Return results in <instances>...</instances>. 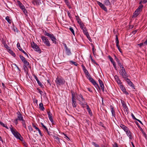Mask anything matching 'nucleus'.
<instances>
[{"mask_svg": "<svg viewBox=\"0 0 147 147\" xmlns=\"http://www.w3.org/2000/svg\"><path fill=\"white\" fill-rule=\"evenodd\" d=\"M108 57L109 58V59L111 62L114 61L112 58L110 56H108Z\"/></svg>", "mask_w": 147, "mask_h": 147, "instance_id": "5fc2aeb1", "label": "nucleus"}, {"mask_svg": "<svg viewBox=\"0 0 147 147\" xmlns=\"http://www.w3.org/2000/svg\"><path fill=\"white\" fill-rule=\"evenodd\" d=\"M79 24L80 25V27L81 28L82 30H83L84 29L86 28H85L84 27V25L82 23H81L80 24Z\"/></svg>", "mask_w": 147, "mask_h": 147, "instance_id": "72a5a7b5", "label": "nucleus"}, {"mask_svg": "<svg viewBox=\"0 0 147 147\" xmlns=\"http://www.w3.org/2000/svg\"><path fill=\"white\" fill-rule=\"evenodd\" d=\"M69 30H70V31L72 33V34L74 35L75 34V33L74 31V29H73V28L71 27H70L69 28Z\"/></svg>", "mask_w": 147, "mask_h": 147, "instance_id": "37998d69", "label": "nucleus"}, {"mask_svg": "<svg viewBox=\"0 0 147 147\" xmlns=\"http://www.w3.org/2000/svg\"><path fill=\"white\" fill-rule=\"evenodd\" d=\"M9 128L15 138L21 141L23 140V138L15 129L13 127H10Z\"/></svg>", "mask_w": 147, "mask_h": 147, "instance_id": "f257e3e1", "label": "nucleus"}, {"mask_svg": "<svg viewBox=\"0 0 147 147\" xmlns=\"http://www.w3.org/2000/svg\"><path fill=\"white\" fill-rule=\"evenodd\" d=\"M131 116H132V118H133V119H134V120H136L137 119L135 117V116L133 114H132Z\"/></svg>", "mask_w": 147, "mask_h": 147, "instance_id": "052dcab7", "label": "nucleus"}, {"mask_svg": "<svg viewBox=\"0 0 147 147\" xmlns=\"http://www.w3.org/2000/svg\"><path fill=\"white\" fill-rule=\"evenodd\" d=\"M45 35L48 36H49L51 38V40L52 41L53 43L55 44L56 43L57 39L54 36L53 34H49L46 32H45Z\"/></svg>", "mask_w": 147, "mask_h": 147, "instance_id": "7ed1b4c3", "label": "nucleus"}, {"mask_svg": "<svg viewBox=\"0 0 147 147\" xmlns=\"http://www.w3.org/2000/svg\"><path fill=\"white\" fill-rule=\"evenodd\" d=\"M76 17L77 22L79 24L82 23L81 21V20L80 18L78 16H76Z\"/></svg>", "mask_w": 147, "mask_h": 147, "instance_id": "c85d7f7f", "label": "nucleus"}, {"mask_svg": "<svg viewBox=\"0 0 147 147\" xmlns=\"http://www.w3.org/2000/svg\"><path fill=\"white\" fill-rule=\"evenodd\" d=\"M104 4L107 6H109L110 5V3L109 0H105L104 1Z\"/></svg>", "mask_w": 147, "mask_h": 147, "instance_id": "bb28decb", "label": "nucleus"}, {"mask_svg": "<svg viewBox=\"0 0 147 147\" xmlns=\"http://www.w3.org/2000/svg\"><path fill=\"white\" fill-rule=\"evenodd\" d=\"M113 147H118V146L117 144L116 143H115L113 145Z\"/></svg>", "mask_w": 147, "mask_h": 147, "instance_id": "0e129e2a", "label": "nucleus"}, {"mask_svg": "<svg viewBox=\"0 0 147 147\" xmlns=\"http://www.w3.org/2000/svg\"><path fill=\"white\" fill-rule=\"evenodd\" d=\"M65 49V52L66 55L67 56H70L72 54L71 50L68 48L66 44H64Z\"/></svg>", "mask_w": 147, "mask_h": 147, "instance_id": "0eeeda50", "label": "nucleus"}, {"mask_svg": "<svg viewBox=\"0 0 147 147\" xmlns=\"http://www.w3.org/2000/svg\"><path fill=\"white\" fill-rule=\"evenodd\" d=\"M21 51H22L23 53H24L27 56H28L27 54L22 49H21Z\"/></svg>", "mask_w": 147, "mask_h": 147, "instance_id": "4d7b16f0", "label": "nucleus"}, {"mask_svg": "<svg viewBox=\"0 0 147 147\" xmlns=\"http://www.w3.org/2000/svg\"><path fill=\"white\" fill-rule=\"evenodd\" d=\"M80 105L83 108H85L86 106L87 107V110L90 109L89 106L87 105V103L86 102H81L80 103Z\"/></svg>", "mask_w": 147, "mask_h": 147, "instance_id": "1a4fd4ad", "label": "nucleus"}, {"mask_svg": "<svg viewBox=\"0 0 147 147\" xmlns=\"http://www.w3.org/2000/svg\"><path fill=\"white\" fill-rule=\"evenodd\" d=\"M20 58L23 62L26 60L25 58L23 56H20Z\"/></svg>", "mask_w": 147, "mask_h": 147, "instance_id": "a19ab883", "label": "nucleus"}, {"mask_svg": "<svg viewBox=\"0 0 147 147\" xmlns=\"http://www.w3.org/2000/svg\"><path fill=\"white\" fill-rule=\"evenodd\" d=\"M42 40L43 42L47 46L49 47L50 46L49 41L47 38L45 36H42L41 37Z\"/></svg>", "mask_w": 147, "mask_h": 147, "instance_id": "39448f33", "label": "nucleus"}, {"mask_svg": "<svg viewBox=\"0 0 147 147\" xmlns=\"http://www.w3.org/2000/svg\"><path fill=\"white\" fill-rule=\"evenodd\" d=\"M23 63H24V65L26 66H28L29 65V63L26 60L24 61Z\"/></svg>", "mask_w": 147, "mask_h": 147, "instance_id": "4c0bfd02", "label": "nucleus"}, {"mask_svg": "<svg viewBox=\"0 0 147 147\" xmlns=\"http://www.w3.org/2000/svg\"><path fill=\"white\" fill-rule=\"evenodd\" d=\"M97 3L100 7L105 11H107V9L104 5L102 3L98 1H97Z\"/></svg>", "mask_w": 147, "mask_h": 147, "instance_id": "9d476101", "label": "nucleus"}, {"mask_svg": "<svg viewBox=\"0 0 147 147\" xmlns=\"http://www.w3.org/2000/svg\"><path fill=\"white\" fill-rule=\"evenodd\" d=\"M34 77L36 80L37 82L38 81H39V80L38 78L37 77V76H34Z\"/></svg>", "mask_w": 147, "mask_h": 147, "instance_id": "338daca9", "label": "nucleus"}, {"mask_svg": "<svg viewBox=\"0 0 147 147\" xmlns=\"http://www.w3.org/2000/svg\"><path fill=\"white\" fill-rule=\"evenodd\" d=\"M116 61L118 63V65H120V64L121 63L120 62V61L119 59L117 58H116Z\"/></svg>", "mask_w": 147, "mask_h": 147, "instance_id": "de8ad7c7", "label": "nucleus"}, {"mask_svg": "<svg viewBox=\"0 0 147 147\" xmlns=\"http://www.w3.org/2000/svg\"><path fill=\"white\" fill-rule=\"evenodd\" d=\"M111 62L113 64L114 68H115V69L116 70H117V67H116V64L115 61H112Z\"/></svg>", "mask_w": 147, "mask_h": 147, "instance_id": "e433bc0d", "label": "nucleus"}, {"mask_svg": "<svg viewBox=\"0 0 147 147\" xmlns=\"http://www.w3.org/2000/svg\"><path fill=\"white\" fill-rule=\"evenodd\" d=\"M88 112L89 114L90 115H92V113L91 112V111L90 109H89L88 110Z\"/></svg>", "mask_w": 147, "mask_h": 147, "instance_id": "6e6d98bb", "label": "nucleus"}, {"mask_svg": "<svg viewBox=\"0 0 147 147\" xmlns=\"http://www.w3.org/2000/svg\"><path fill=\"white\" fill-rule=\"evenodd\" d=\"M55 82L57 85H61L65 83V81L64 79L61 77H57L56 79Z\"/></svg>", "mask_w": 147, "mask_h": 147, "instance_id": "f03ea898", "label": "nucleus"}, {"mask_svg": "<svg viewBox=\"0 0 147 147\" xmlns=\"http://www.w3.org/2000/svg\"><path fill=\"white\" fill-rule=\"evenodd\" d=\"M3 44H4V46L6 49H8L9 47L7 44H6L5 43H4V42H3Z\"/></svg>", "mask_w": 147, "mask_h": 147, "instance_id": "49530a36", "label": "nucleus"}, {"mask_svg": "<svg viewBox=\"0 0 147 147\" xmlns=\"http://www.w3.org/2000/svg\"><path fill=\"white\" fill-rule=\"evenodd\" d=\"M127 82L128 84L131 87L134 88V86L132 83L129 79H127Z\"/></svg>", "mask_w": 147, "mask_h": 147, "instance_id": "4be33fe9", "label": "nucleus"}, {"mask_svg": "<svg viewBox=\"0 0 147 147\" xmlns=\"http://www.w3.org/2000/svg\"><path fill=\"white\" fill-rule=\"evenodd\" d=\"M143 7V5H140L136 10L140 12L142 11Z\"/></svg>", "mask_w": 147, "mask_h": 147, "instance_id": "a878e982", "label": "nucleus"}, {"mask_svg": "<svg viewBox=\"0 0 147 147\" xmlns=\"http://www.w3.org/2000/svg\"><path fill=\"white\" fill-rule=\"evenodd\" d=\"M111 62L113 64L114 68H115V69L116 70H117V67H116V64L115 61H112Z\"/></svg>", "mask_w": 147, "mask_h": 147, "instance_id": "c9c22d12", "label": "nucleus"}, {"mask_svg": "<svg viewBox=\"0 0 147 147\" xmlns=\"http://www.w3.org/2000/svg\"><path fill=\"white\" fill-rule=\"evenodd\" d=\"M69 63L70 64H73L76 66H77L78 65V64L76 62L73 61H69Z\"/></svg>", "mask_w": 147, "mask_h": 147, "instance_id": "473e14b6", "label": "nucleus"}, {"mask_svg": "<svg viewBox=\"0 0 147 147\" xmlns=\"http://www.w3.org/2000/svg\"><path fill=\"white\" fill-rule=\"evenodd\" d=\"M72 93V98L71 100H76V96L75 94H74V93L71 92Z\"/></svg>", "mask_w": 147, "mask_h": 147, "instance_id": "58836bf2", "label": "nucleus"}, {"mask_svg": "<svg viewBox=\"0 0 147 147\" xmlns=\"http://www.w3.org/2000/svg\"><path fill=\"white\" fill-rule=\"evenodd\" d=\"M43 127L44 128V129H45V131H46L47 132V133L48 134H49V135H50V133H49V132L48 131V130L47 129V128L45 126V125H44L43 126Z\"/></svg>", "mask_w": 147, "mask_h": 147, "instance_id": "f704fd0d", "label": "nucleus"}, {"mask_svg": "<svg viewBox=\"0 0 147 147\" xmlns=\"http://www.w3.org/2000/svg\"><path fill=\"white\" fill-rule=\"evenodd\" d=\"M17 114L18 115V117L17 118L18 120L22 121L24 119L23 116L19 112H18Z\"/></svg>", "mask_w": 147, "mask_h": 147, "instance_id": "4468645a", "label": "nucleus"}, {"mask_svg": "<svg viewBox=\"0 0 147 147\" xmlns=\"http://www.w3.org/2000/svg\"><path fill=\"white\" fill-rule=\"evenodd\" d=\"M78 100L79 101V104L81 102H84L85 101V99L84 98L83 96L81 94H80L78 95Z\"/></svg>", "mask_w": 147, "mask_h": 147, "instance_id": "9b49d317", "label": "nucleus"}, {"mask_svg": "<svg viewBox=\"0 0 147 147\" xmlns=\"http://www.w3.org/2000/svg\"><path fill=\"white\" fill-rule=\"evenodd\" d=\"M0 124L3 127H5V125L2 122L0 121Z\"/></svg>", "mask_w": 147, "mask_h": 147, "instance_id": "69168bd1", "label": "nucleus"}, {"mask_svg": "<svg viewBox=\"0 0 147 147\" xmlns=\"http://www.w3.org/2000/svg\"><path fill=\"white\" fill-rule=\"evenodd\" d=\"M45 35L48 36H49L51 38V40L52 41L53 43L55 44L56 43L57 39L54 36L53 34H49L46 32H45Z\"/></svg>", "mask_w": 147, "mask_h": 147, "instance_id": "20e7f679", "label": "nucleus"}, {"mask_svg": "<svg viewBox=\"0 0 147 147\" xmlns=\"http://www.w3.org/2000/svg\"><path fill=\"white\" fill-rule=\"evenodd\" d=\"M37 130L38 131L39 134L40 136H43V135L42 134L40 130L39 129H38V130Z\"/></svg>", "mask_w": 147, "mask_h": 147, "instance_id": "3c124183", "label": "nucleus"}, {"mask_svg": "<svg viewBox=\"0 0 147 147\" xmlns=\"http://www.w3.org/2000/svg\"><path fill=\"white\" fill-rule=\"evenodd\" d=\"M92 84H93V85L94 86L96 84H97V83H96V82H95V81H94V80L92 81Z\"/></svg>", "mask_w": 147, "mask_h": 147, "instance_id": "774afa93", "label": "nucleus"}, {"mask_svg": "<svg viewBox=\"0 0 147 147\" xmlns=\"http://www.w3.org/2000/svg\"><path fill=\"white\" fill-rule=\"evenodd\" d=\"M28 129L30 131H32V128L31 126H30V125L28 126Z\"/></svg>", "mask_w": 147, "mask_h": 147, "instance_id": "864d4df0", "label": "nucleus"}, {"mask_svg": "<svg viewBox=\"0 0 147 147\" xmlns=\"http://www.w3.org/2000/svg\"><path fill=\"white\" fill-rule=\"evenodd\" d=\"M92 144L95 146V147H100L99 146L98 144H96V143L94 142H92Z\"/></svg>", "mask_w": 147, "mask_h": 147, "instance_id": "c03bdc74", "label": "nucleus"}, {"mask_svg": "<svg viewBox=\"0 0 147 147\" xmlns=\"http://www.w3.org/2000/svg\"><path fill=\"white\" fill-rule=\"evenodd\" d=\"M114 78L115 80L116 81L117 83L119 85L121 84H122L120 80L119 77L117 76H114Z\"/></svg>", "mask_w": 147, "mask_h": 147, "instance_id": "6ab92c4d", "label": "nucleus"}, {"mask_svg": "<svg viewBox=\"0 0 147 147\" xmlns=\"http://www.w3.org/2000/svg\"><path fill=\"white\" fill-rule=\"evenodd\" d=\"M83 30V33L88 38L89 40V38L90 39V36L88 34V32L86 28L84 29Z\"/></svg>", "mask_w": 147, "mask_h": 147, "instance_id": "aec40b11", "label": "nucleus"}, {"mask_svg": "<svg viewBox=\"0 0 147 147\" xmlns=\"http://www.w3.org/2000/svg\"><path fill=\"white\" fill-rule=\"evenodd\" d=\"M71 102L73 107H76L77 106V103L76 100H71Z\"/></svg>", "mask_w": 147, "mask_h": 147, "instance_id": "5701e85b", "label": "nucleus"}, {"mask_svg": "<svg viewBox=\"0 0 147 147\" xmlns=\"http://www.w3.org/2000/svg\"><path fill=\"white\" fill-rule=\"evenodd\" d=\"M49 118L50 121L51 122L53 123V119L52 116L49 117Z\"/></svg>", "mask_w": 147, "mask_h": 147, "instance_id": "bf43d9fd", "label": "nucleus"}, {"mask_svg": "<svg viewBox=\"0 0 147 147\" xmlns=\"http://www.w3.org/2000/svg\"><path fill=\"white\" fill-rule=\"evenodd\" d=\"M84 72L85 73V74L86 75H89V73L88 71L86 69H85V70H84Z\"/></svg>", "mask_w": 147, "mask_h": 147, "instance_id": "a18cd8bd", "label": "nucleus"}, {"mask_svg": "<svg viewBox=\"0 0 147 147\" xmlns=\"http://www.w3.org/2000/svg\"><path fill=\"white\" fill-rule=\"evenodd\" d=\"M18 120L17 119H16L14 121V122L15 123V124L16 125L18 124Z\"/></svg>", "mask_w": 147, "mask_h": 147, "instance_id": "13d9d810", "label": "nucleus"}, {"mask_svg": "<svg viewBox=\"0 0 147 147\" xmlns=\"http://www.w3.org/2000/svg\"><path fill=\"white\" fill-rule=\"evenodd\" d=\"M94 86H95V87H96V88L97 89H100V88L99 86V85H98V84L97 83L95 85H94Z\"/></svg>", "mask_w": 147, "mask_h": 147, "instance_id": "8fccbe9b", "label": "nucleus"}, {"mask_svg": "<svg viewBox=\"0 0 147 147\" xmlns=\"http://www.w3.org/2000/svg\"><path fill=\"white\" fill-rule=\"evenodd\" d=\"M120 127L123 129L125 132L128 129V128L125 125L121 124L120 125Z\"/></svg>", "mask_w": 147, "mask_h": 147, "instance_id": "412c9836", "label": "nucleus"}, {"mask_svg": "<svg viewBox=\"0 0 147 147\" xmlns=\"http://www.w3.org/2000/svg\"><path fill=\"white\" fill-rule=\"evenodd\" d=\"M142 133L143 136H144V137L146 138H147V136L146 134L144 132H142Z\"/></svg>", "mask_w": 147, "mask_h": 147, "instance_id": "e2e57ef3", "label": "nucleus"}, {"mask_svg": "<svg viewBox=\"0 0 147 147\" xmlns=\"http://www.w3.org/2000/svg\"><path fill=\"white\" fill-rule=\"evenodd\" d=\"M98 81L101 89L102 90L104 91V86L103 82L100 79H99Z\"/></svg>", "mask_w": 147, "mask_h": 147, "instance_id": "dca6fc26", "label": "nucleus"}, {"mask_svg": "<svg viewBox=\"0 0 147 147\" xmlns=\"http://www.w3.org/2000/svg\"><path fill=\"white\" fill-rule=\"evenodd\" d=\"M32 3L34 5H39L41 3L40 0H33Z\"/></svg>", "mask_w": 147, "mask_h": 147, "instance_id": "2eb2a0df", "label": "nucleus"}, {"mask_svg": "<svg viewBox=\"0 0 147 147\" xmlns=\"http://www.w3.org/2000/svg\"><path fill=\"white\" fill-rule=\"evenodd\" d=\"M17 47L18 48V49L21 51V49H22L20 46V44L18 42L17 43Z\"/></svg>", "mask_w": 147, "mask_h": 147, "instance_id": "ea45409f", "label": "nucleus"}, {"mask_svg": "<svg viewBox=\"0 0 147 147\" xmlns=\"http://www.w3.org/2000/svg\"><path fill=\"white\" fill-rule=\"evenodd\" d=\"M120 74L124 78H126L128 76L125 71H124H124H121L120 73Z\"/></svg>", "mask_w": 147, "mask_h": 147, "instance_id": "a211bd4d", "label": "nucleus"}, {"mask_svg": "<svg viewBox=\"0 0 147 147\" xmlns=\"http://www.w3.org/2000/svg\"><path fill=\"white\" fill-rule=\"evenodd\" d=\"M32 126L33 127H34L36 130H38L39 128L37 127L34 124H32Z\"/></svg>", "mask_w": 147, "mask_h": 147, "instance_id": "680f3d73", "label": "nucleus"}, {"mask_svg": "<svg viewBox=\"0 0 147 147\" xmlns=\"http://www.w3.org/2000/svg\"><path fill=\"white\" fill-rule=\"evenodd\" d=\"M111 111L112 113V115L115 117V113L114 111L113 108H111Z\"/></svg>", "mask_w": 147, "mask_h": 147, "instance_id": "2f4dec72", "label": "nucleus"}, {"mask_svg": "<svg viewBox=\"0 0 147 147\" xmlns=\"http://www.w3.org/2000/svg\"><path fill=\"white\" fill-rule=\"evenodd\" d=\"M116 44H119V41L118 40V38L117 37V35H116Z\"/></svg>", "mask_w": 147, "mask_h": 147, "instance_id": "79ce46f5", "label": "nucleus"}, {"mask_svg": "<svg viewBox=\"0 0 147 147\" xmlns=\"http://www.w3.org/2000/svg\"><path fill=\"white\" fill-rule=\"evenodd\" d=\"M24 70L25 73L27 74L28 73V69L26 66L24 65L23 66Z\"/></svg>", "mask_w": 147, "mask_h": 147, "instance_id": "c756f323", "label": "nucleus"}, {"mask_svg": "<svg viewBox=\"0 0 147 147\" xmlns=\"http://www.w3.org/2000/svg\"><path fill=\"white\" fill-rule=\"evenodd\" d=\"M22 125L23 126V127L26 129L27 130V129L26 126V124L25 121L24 120V119L22 120Z\"/></svg>", "mask_w": 147, "mask_h": 147, "instance_id": "cd10ccee", "label": "nucleus"}, {"mask_svg": "<svg viewBox=\"0 0 147 147\" xmlns=\"http://www.w3.org/2000/svg\"><path fill=\"white\" fill-rule=\"evenodd\" d=\"M120 85V88L123 91V92L126 95H128L129 93L128 92H127L125 88L124 87V86L122 85V84H119Z\"/></svg>", "mask_w": 147, "mask_h": 147, "instance_id": "ddd939ff", "label": "nucleus"}, {"mask_svg": "<svg viewBox=\"0 0 147 147\" xmlns=\"http://www.w3.org/2000/svg\"><path fill=\"white\" fill-rule=\"evenodd\" d=\"M39 107L40 109L42 111L45 110V108L43 107V104L42 103H40L39 104Z\"/></svg>", "mask_w": 147, "mask_h": 147, "instance_id": "393cba45", "label": "nucleus"}, {"mask_svg": "<svg viewBox=\"0 0 147 147\" xmlns=\"http://www.w3.org/2000/svg\"><path fill=\"white\" fill-rule=\"evenodd\" d=\"M17 3L19 7H20V9L23 11L24 13L26 14L27 13V11L25 9L24 6L19 1H17Z\"/></svg>", "mask_w": 147, "mask_h": 147, "instance_id": "423d86ee", "label": "nucleus"}, {"mask_svg": "<svg viewBox=\"0 0 147 147\" xmlns=\"http://www.w3.org/2000/svg\"><path fill=\"white\" fill-rule=\"evenodd\" d=\"M47 113L49 117L52 116V114L50 111H47Z\"/></svg>", "mask_w": 147, "mask_h": 147, "instance_id": "09e8293b", "label": "nucleus"}, {"mask_svg": "<svg viewBox=\"0 0 147 147\" xmlns=\"http://www.w3.org/2000/svg\"><path fill=\"white\" fill-rule=\"evenodd\" d=\"M32 47L35 51L38 53H41V51L40 49L36 44L34 43L33 45L32 46Z\"/></svg>", "mask_w": 147, "mask_h": 147, "instance_id": "6e6552de", "label": "nucleus"}, {"mask_svg": "<svg viewBox=\"0 0 147 147\" xmlns=\"http://www.w3.org/2000/svg\"><path fill=\"white\" fill-rule=\"evenodd\" d=\"M121 103L122 106H123L124 111L128 112V108L126 105L124 101L123 100H121Z\"/></svg>", "mask_w": 147, "mask_h": 147, "instance_id": "f8f14e48", "label": "nucleus"}, {"mask_svg": "<svg viewBox=\"0 0 147 147\" xmlns=\"http://www.w3.org/2000/svg\"><path fill=\"white\" fill-rule=\"evenodd\" d=\"M5 20L10 24L11 23V20L9 19V17L8 16H6L5 18Z\"/></svg>", "mask_w": 147, "mask_h": 147, "instance_id": "7c9ffc66", "label": "nucleus"}, {"mask_svg": "<svg viewBox=\"0 0 147 147\" xmlns=\"http://www.w3.org/2000/svg\"><path fill=\"white\" fill-rule=\"evenodd\" d=\"M127 136L129 137L130 139H132V136L131 134L130 131L129 130V129L125 131Z\"/></svg>", "mask_w": 147, "mask_h": 147, "instance_id": "f3484780", "label": "nucleus"}, {"mask_svg": "<svg viewBox=\"0 0 147 147\" xmlns=\"http://www.w3.org/2000/svg\"><path fill=\"white\" fill-rule=\"evenodd\" d=\"M140 13V12L136 10L134 13L133 16L134 17H136Z\"/></svg>", "mask_w": 147, "mask_h": 147, "instance_id": "b1692460", "label": "nucleus"}, {"mask_svg": "<svg viewBox=\"0 0 147 147\" xmlns=\"http://www.w3.org/2000/svg\"><path fill=\"white\" fill-rule=\"evenodd\" d=\"M38 84L41 87H42V86H43V85L41 83L40 81H38L37 82Z\"/></svg>", "mask_w": 147, "mask_h": 147, "instance_id": "603ef678", "label": "nucleus"}]
</instances>
